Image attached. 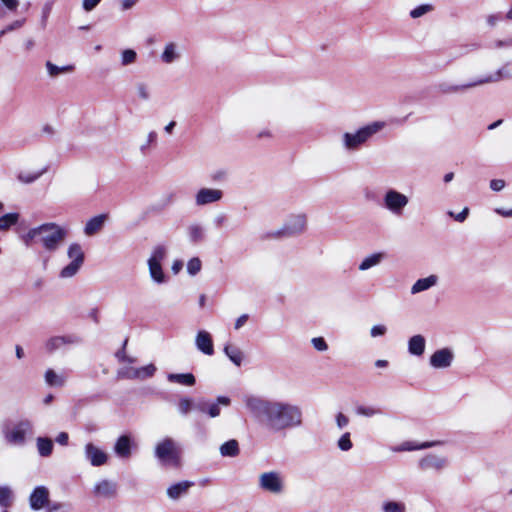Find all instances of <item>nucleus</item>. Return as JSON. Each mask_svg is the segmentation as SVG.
Listing matches in <instances>:
<instances>
[{"instance_id":"61","label":"nucleus","mask_w":512,"mask_h":512,"mask_svg":"<svg viewBox=\"0 0 512 512\" xmlns=\"http://www.w3.org/2000/svg\"><path fill=\"white\" fill-rule=\"evenodd\" d=\"M10 11H16L19 6V0H0Z\"/></svg>"},{"instance_id":"57","label":"nucleus","mask_w":512,"mask_h":512,"mask_svg":"<svg viewBox=\"0 0 512 512\" xmlns=\"http://www.w3.org/2000/svg\"><path fill=\"white\" fill-rule=\"evenodd\" d=\"M386 331H387L386 326L374 325L370 330V334L372 337H378V336H383L386 333Z\"/></svg>"},{"instance_id":"40","label":"nucleus","mask_w":512,"mask_h":512,"mask_svg":"<svg viewBox=\"0 0 512 512\" xmlns=\"http://www.w3.org/2000/svg\"><path fill=\"white\" fill-rule=\"evenodd\" d=\"M137 96L142 101H148L151 97L150 88L148 84L144 82H138L135 85Z\"/></svg>"},{"instance_id":"42","label":"nucleus","mask_w":512,"mask_h":512,"mask_svg":"<svg viewBox=\"0 0 512 512\" xmlns=\"http://www.w3.org/2000/svg\"><path fill=\"white\" fill-rule=\"evenodd\" d=\"M40 234H41V225L29 229L28 232L22 236V240L26 246H30L37 237L40 238Z\"/></svg>"},{"instance_id":"58","label":"nucleus","mask_w":512,"mask_h":512,"mask_svg":"<svg viewBox=\"0 0 512 512\" xmlns=\"http://www.w3.org/2000/svg\"><path fill=\"white\" fill-rule=\"evenodd\" d=\"M505 187V181L502 179H493L490 181V188L493 191H501Z\"/></svg>"},{"instance_id":"62","label":"nucleus","mask_w":512,"mask_h":512,"mask_svg":"<svg viewBox=\"0 0 512 512\" xmlns=\"http://www.w3.org/2000/svg\"><path fill=\"white\" fill-rule=\"evenodd\" d=\"M56 442L62 446H66L69 441V435L66 432H60L56 437Z\"/></svg>"},{"instance_id":"51","label":"nucleus","mask_w":512,"mask_h":512,"mask_svg":"<svg viewBox=\"0 0 512 512\" xmlns=\"http://www.w3.org/2000/svg\"><path fill=\"white\" fill-rule=\"evenodd\" d=\"M311 343L317 351L324 352L328 349V344L323 337H314Z\"/></svg>"},{"instance_id":"47","label":"nucleus","mask_w":512,"mask_h":512,"mask_svg":"<svg viewBox=\"0 0 512 512\" xmlns=\"http://www.w3.org/2000/svg\"><path fill=\"white\" fill-rule=\"evenodd\" d=\"M137 53L132 49H126L121 53V64L127 66L136 61Z\"/></svg>"},{"instance_id":"7","label":"nucleus","mask_w":512,"mask_h":512,"mask_svg":"<svg viewBox=\"0 0 512 512\" xmlns=\"http://www.w3.org/2000/svg\"><path fill=\"white\" fill-rule=\"evenodd\" d=\"M307 228V216L304 213L292 214L288 217L283 227L270 234L273 238L295 237L303 234Z\"/></svg>"},{"instance_id":"56","label":"nucleus","mask_w":512,"mask_h":512,"mask_svg":"<svg viewBox=\"0 0 512 512\" xmlns=\"http://www.w3.org/2000/svg\"><path fill=\"white\" fill-rule=\"evenodd\" d=\"M102 0H83L82 7L86 12L95 9Z\"/></svg>"},{"instance_id":"49","label":"nucleus","mask_w":512,"mask_h":512,"mask_svg":"<svg viewBox=\"0 0 512 512\" xmlns=\"http://www.w3.org/2000/svg\"><path fill=\"white\" fill-rule=\"evenodd\" d=\"M52 8H53L52 1L46 2L42 7V15H41V21H40V25H41L42 29H45L47 26V21L50 16V13L52 11Z\"/></svg>"},{"instance_id":"33","label":"nucleus","mask_w":512,"mask_h":512,"mask_svg":"<svg viewBox=\"0 0 512 512\" xmlns=\"http://www.w3.org/2000/svg\"><path fill=\"white\" fill-rule=\"evenodd\" d=\"M219 450L223 457H236L240 453L239 444L234 439L223 443Z\"/></svg>"},{"instance_id":"53","label":"nucleus","mask_w":512,"mask_h":512,"mask_svg":"<svg viewBox=\"0 0 512 512\" xmlns=\"http://www.w3.org/2000/svg\"><path fill=\"white\" fill-rule=\"evenodd\" d=\"M127 344V340L124 341L123 348L118 350L115 354L116 358L121 362L134 363L136 360L130 356L126 355L125 345Z\"/></svg>"},{"instance_id":"46","label":"nucleus","mask_w":512,"mask_h":512,"mask_svg":"<svg viewBox=\"0 0 512 512\" xmlns=\"http://www.w3.org/2000/svg\"><path fill=\"white\" fill-rule=\"evenodd\" d=\"M432 10L433 6L431 4H422L410 11V17L416 19L431 12Z\"/></svg>"},{"instance_id":"22","label":"nucleus","mask_w":512,"mask_h":512,"mask_svg":"<svg viewBox=\"0 0 512 512\" xmlns=\"http://www.w3.org/2000/svg\"><path fill=\"white\" fill-rule=\"evenodd\" d=\"M196 347L199 351L206 355H213L214 353V347H213V341L211 335L205 331L201 330L197 333L196 339H195Z\"/></svg>"},{"instance_id":"59","label":"nucleus","mask_w":512,"mask_h":512,"mask_svg":"<svg viewBox=\"0 0 512 512\" xmlns=\"http://www.w3.org/2000/svg\"><path fill=\"white\" fill-rule=\"evenodd\" d=\"M139 0H120L121 10L127 11L132 9Z\"/></svg>"},{"instance_id":"13","label":"nucleus","mask_w":512,"mask_h":512,"mask_svg":"<svg viewBox=\"0 0 512 512\" xmlns=\"http://www.w3.org/2000/svg\"><path fill=\"white\" fill-rule=\"evenodd\" d=\"M448 463L447 457L429 453L419 460L418 467L422 471L441 472L448 466Z\"/></svg>"},{"instance_id":"50","label":"nucleus","mask_w":512,"mask_h":512,"mask_svg":"<svg viewBox=\"0 0 512 512\" xmlns=\"http://www.w3.org/2000/svg\"><path fill=\"white\" fill-rule=\"evenodd\" d=\"M139 378L138 379H146L152 377L156 372V367L153 364H149L143 366L141 368H137Z\"/></svg>"},{"instance_id":"36","label":"nucleus","mask_w":512,"mask_h":512,"mask_svg":"<svg viewBox=\"0 0 512 512\" xmlns=\"http://www.w3.org/2000/svg\"><path fill=\"white\" fill-rule=\"evenodd\" d=\"M13 503V492L9 486H0V507L8 508Z\"/></svg>"},{"instance_id":"1","label":"nucleus","mask_w":512,"mask_h":512,"mask_svg":"<svg viewBox=\"0 0 512 512\" xmlns=\"http://www.w3.org/2000/svg\"><path fill=\"white\" fill-rule=\"evenodd\" d=\"M243 402L253 419L270 433H281L303 423V413L297 405L254 395L244 396Z\"/></svg>"},{"instance_id":"35","label":"nucleus","mask_w":512,"mask_h":512,"mask_svg":"<svg viewBox=\"0 0 512 512\" xmlns=\"http://www.w3.org/2000/svg\"><path fill=\"white\" fill-rule=\"evenodd\" d=\"M45 66H46L49 76L52 78L57 77L61 73H69L74 70L73 65H66V66L59 67V66L53 64L51 61H47Z\"/></svg>"},{"instance_id":"20","label":"nucleus","mask_w":512,"mask_h":512,"mask_svg":"<svg viewBox=\"0 0 512 512\" xmlns=\"http://www.w3.org/2000/svg\"><path fill=\"white\" fill-rule=\"evenodd\" d=\"M132 438L129 435H121L114 445L115 454L122 459L130 458L132 454Z\"/></svg>"},{"instance_id":"45","label":"nucleus","mask_w":512,"mask_h":512,"mask_svg":"<svg viewBox=\"0 0 512 512\" xmlns=\"http://www.w3.org/2000/svg\"><path fill=\"white\" fill-rule=\"evenodd\" d=\"M350 433L345 432L337 441V446L341 451H349L352 449L353 444L350 439Z\"/></svg>"},{"instance_id":"9","label":"nucleus","mask_w":512,"mask_h":512,"mask_svg":"<svg viewBox=\"0 0 512 512\" xmlns=\"http://www.w3.org/2000/svg\"><path fill=\"white\" fill-rule=\"evenodd\" d=\"M409 203V198L397 191L396 189H388L383 196V206L393 215L402 216L404 209Z\"/></svg>"},{"instance_id":"26","label":"nucleus","mask_w":512,"mask_h":512,"mask_svg":"<svg viewBox=\"0 0 512 512\" xmlns=\"http://www.w3.org/2000/svg\"><path fill=\"white\" fill-rule=\"evenodd\" d=\"M425 345L426 340L422 335H414L408 341V351L412 355L421 356L425 351Z\"/></svg>"},{"instance_id":"29","label":"nucleus","mask_w":512,"mask_h":512,"mask_svg":"<svg viewBox=\"0 0 512 512\" xmlns=\"http://www.w3.org/2000/svg\"><path fill=\"white\" fill-rule=\"evenodd\" d=\"M167 379L171 383H177L184 386H194L196 383L195 376L192 373L176 374L170 373Z\"/></svg>"},{"instance_id":"37","label":"nucleus","mask_w":512,"mask_h":512,"mask_svg":"<svg viewBox=\"0 0 512 512\" xmlns=\"http://www.w3.org/2000/svg\"><path fill=\"white\" fill-rule=\"evenodd\" d=\"M19 220L18 213H7L0 217V231H6L11 226L17 224Z\"/></svg>"},{"instance_id":"31","label":"nucleus","mask_w":512,"mask_h":512,"mask_svg":"<svg viewBox=\"0 0 512 512\" xmlns=\"http://www.w3.org/2000/svg\"><path fill=\"white\" fill-rule=\"evenodd\" d=\"M36 446L41 457H49L53 452V441L48 437H38Z\"/></svg>"},{"instance_id":"18","label":"nucleus","mask_w":512,"mask_h":512,"mask_svg":"<svg viewBox=\"0 0 512 512\" xmlns=\"http://www.w3.org/2000/svg\"><path fill=\"white\" fill-rule=\"evenodd\" d=\"M84 454L85 458L92 466H102L106 464L108 460L106 452L95 446L93 443H87L85 445Z\"/></svg>"},{"instance_id":"5","label":"nucleus","mask_w":512,"mask_h":512,"mask_svg":"<svg viewBox=\"0 0 512 512\" xmlns=\"http://www.w3.org/2000/svg\"><path fill=\"white\" fill-rule=\"evenodd\" d=\"M67 235L68 230L54 222L41 225L40 241L44 249L49 252L56 251L64 242Z\"/></svg>"},{"instance_id":"64","label":"nucleus","mask_w":512,"mask_h":512,"mask_svg":"<svg viewBox=\"0 0 512 512\" xmlns=\"http://www.w3.org/2000/svg\"><path fill=\"white\" fill-rule=\"evenodd\" d=\"M495 212L503 217H506V218L512 217V208L511 209L496 208Z\"/></svg>"},{"instance_id":"6","label":"nucleus","mask_w":512,"mask_h":512,"mask_svg":"<svg viewBox=\"0 0 512 512\" xmlns=\"http://www.w3.org/2000/svg\"><path fill=\"white\" fill-rule=\"evenodd\" d=\"M33 424L29 419H21L13 426L5 427L2 431L3 438L8 445L24 446L27 436L32 434Z\"/></svg>"},{"instance_id":"15","label":"nucleus","mask_w":512,"mask_h":512,"mask_svg":"<svg viewBox=\"0 0 512 512\" xmlns=\"http://www.w3.org/2000/svg\"><path fill=\"white\" fill-rule=\"evenodd\" d=\"M223 198V192L220 189L201 188L195 195V204L205 206L220 201Z\"/></svg>"},{"instance_id":"39","label":"nucleus","mask_w":512,"mask_h":512,"mask_svg":"<svg viewBox=\"0 0 512 512\" xmlns=\"http://www.w3.org/2000/svg\"><path fill=\"white\" fill-rule=\"evenodd\" d=\"M383 512H406L405 504L397 501H386L382 506Z\"/></svg>"},{"instance_id":"16","label":"nucleus","mask_w":512,"mask_h":512,"mask_svg":"<svg viewBox=\"0 0 512 512\" xmlns=\"http://www.w3.org/2000/svg\"><path fill=\"white\" fill-rule=\"evenodd\" d=\"M49 503V490L45 486H37L29 497L30 508L34 511L41 510Z\"/></svg>"},{"instance_id":"60","label":"nucleus","mask_w":512,"mask_h":512,"mask_svg":"<svg viewBox=\"0 0 512 512\" xmlns=\"http://www.w3.org/2000/svg\"><path fill=\"white\" fill-rule=\"evenodd\" d=\"M25 21H26L25 19L15 20L14 22H12L11 24H9L5 27L6 31L11 32V31L21 28L24 25Z\"/></svg>"},{"instance_id":"38","label":"nucleus","mask_w":512,"mask_h":512,"mask_svg":"<svg viewBox=\"0 0 512 512\" xmlns=\"http://www.w3.org/2000/svg\"><path fill=\"white\" fill-rule=\"evenodd\" d=\"M178 411L181 415H188L193 409H195V402L188 397H183L178 402Z\"/></svg>"},{"instance_id":"23","label":"nucleus","mask_w":512,"mask_h":512,"mask_svg":"<svg viewBox=\"0 0 512 512\" xmlns=\"http://www.w3.org/2000/svg\"><path fill=\"white\" fill-rule=\"evenodd\" d=\"M187 237L190 243L199 244L206 239L205 227L197 222L190 223L186 228Z\"/></svg>"},{"instance_id":"52","label":"nucleus","mask_w":512,"mask_h":512,"mask_svg":"<svg viewBox=\"0 0 512 512\" xmlns=\"http://www.w3.org/2000/svg\"><path fill=\"white\" fill-rule=\"evenodd\" d=\"M43 172L44 171H41V172H38V173H34V174H31V173H28V174L21 173L18 176V179L21 182H23V183L30 184V183H33L34 181H36L43 174Z\"/></svg>"},{"instance_id":"3","label":"nucleus","mask_w":512,"mask_h":512,"mask_svg":"<svg viewBox=\"0 0 512 512\" xmlns=\"http://www.w3.org/2000/svg\"><path fill=\"white\" fill-rule=\"evenodd\" d=\"M386 126L383 121H374L353 132H344L341 145L346 152H356L365 146L378 132Z\"/></svg>"},{"instance_id":"21","label":"nucleus","mask_w":512,"mask_h":512,"mask_svg":"<svg viewBox=\"0 0 512 512\" xmlns=\"http://www.w3.org/2000/svg\"><path fill=\"white\" fill-rule=\"evenodd\" d=\"M193 486H194L193 481L184 480V481L177 482L167 488V496L171 500H178L181 497L187 495L189 489Z\"/></svg>"},{"instance_id":"11","label":"nucleus","mask_w":512,"mask_h":512,"mask_svg":"<svg viewBox=\"0 0 512 512\" xmlns=\"http://www.w3.org/2000/svg\"><path fill=\"white\" fill-rule=\"evenodd\" d=\"M166 248L162 245L156 246L150 258L148 259L149 273L153 281L158 284L165 282V274L162 270L161 262L166 256Z\"/></svg>"},{"instance_id":"17","label":"nucleus","mask_w":512,"mask_h":512,"mask_svg":"<svg viewBox=\"0 0 512 512\" xmlns=\"http://www.w3.org/2000/svg\"><path fill=\"white\" fill-rule=\"evenodd\" d=\"M454 354L449 348L435 351L430 357V365L436 369H444L451 366Z\"/></svg>"},{"instance_id":"44","label":"nucleus","mask_w":512,"mask_h":512,"mask_svg":"<svg viewBox=\"0 0 512 512\" xmlns=\"http://www.w3.org/2000/svg\"><path fill=\"white\" fill-rule=\"evenodd\" d=\"M117 377L120 379H138L139 374L137 368L124 367L118 370Z\"/></svg>"},{"instance_id":"30","label":"nucleus","mask_w":512,"mask_h":512,"mask_svg":"<svg viewBox=\"0 0 512 512\" xmlns=\"http://www.w3.org/2000/svg\"><path fill=\"white\" fill-rule=\"evenodd\" d=\"M384 258L385 254L382 252L373 253L362 260V262L359 264L358 269L360 271H366L372 267L379 265Z\"/></svg>"},{"instance_id":"43","label":"nucleus","mask_w":512,"mask_h":512,"mask_svg":"<svg viewBox=\"0 0 512 512\" xmlns=\"http://www.w3.org/2000/svg\"><path fill=\"white\" fill-rule=\"evenodd\" d=\"M40 234H41V225L29 229L28 232L22 236V240L26 246H30L37 237L40 238Z\"/></svg>"},{"instance_id":"63","label":"nucleus","mask_w":512,"mask_h":512,"mask_svg":"<svg viewBox=\"0 0 512 512\" xmlns=\"http://www.w3.org/2000/svg\"><path fill=\"white\" fill-rule=\"evenodd\" d=\"M490 48L492 49H501L508 48L506 39L503 40H495L491 43Z\"/></svg>"},{"instance_id":"55","label":"nucleus","mask_w":512,"mask_h":512,"mask_svg":"<svg viewBox=\"0 0 512 512\" xmlns=\"http://www.w3.org/2000/svg\"><path fill=\"white\" fill-rule=\"evenodd\" d=\"M335 420H336V425L339 429H343L344 427H346L349 424V418L341 412H339L336 415Z\"/></svg>"},{"instance_id":"10","label":"nucleus","mask_w":512,"mask_h":512,"mask_svg":"<svg viewBox=\"0 0 512 512\" xmlns=\"http://www.w3.org/2000/svg\"><path fill=\"white\" fill-rule=\"evenodd\" d=\"M67 255L69 259H71V262L65 266L61 272L60 277L61 278H71L74 275L77 274L79 269L84 263V252L82 250V247L78 243H72L67 251Z\"/></svg>"},{"instance_id":"48","label":"nucleus","mask_w":512,"mask_h":512,"mask_svg":"<svg viewBox=\"0 0 512 512\" xmlns=\"http://www.w3.org/2000/svg\"><path fill=\"white\" fill-rule=\"evenodd\" d=\"M202 267V262L198 257L191 258L187 263V272L194 276L200 272Z\"/></svg>"},{"instance_id":"54","label":"nucleus","mask_w":512,"mask_h":512,"mask_svg":"<svg viewBox=\"0 0 512 512\" xmlns=\"http://www.w3.org/2000/svg\"><path fill=\"white\" fill-rule=\"evenodd\" d=\"M469 214V209L465 207L460 213L455 214L452 211L448 212V215L452 218H454L457 222H464Z\"/></svg>"},{"instance_id":"14","label":"nucleus","mask_w":512,"mask_h":512,"mask_svg":"<svg viewBox=\"0 0 512 512\" xmlns=\"http://www.w3.org/2000/svg\"><path fill=\"white\" fill-rule=\"evenodd\" d=\"M80 342V338L75 335H60L50 337L45 342V350L48 353H54L57 350L62 349L66 345L77 344Z\"/></svg>"},{"instance_id":"28","label":"nucleus","mask_w":512,"mask_h":512,"mask_svg":"<svg viewBox=\"0 0 512 512\" xmlns=\"http://www.w3.org/2000/svg\"><path fill=\"white\" fill-rule=\"evenodd\" d=\"M438 277L436 275H430L426 278L418 279L411 287V294H417L422 291H426L436 285Z\"/></svg>"},{"instance_id":"34","label":"nucleus","mask_w":512,"mask_h":512,"mask_svg":"<svg viewBox=\"0 0 512 512\" xmlns=\"http://www.w3.org/2000/svg\"><path fill=\"white\" fill-rule=\"evenodd\" d=\"M224 353L236 366H241L243 353L239 348L232 345H226L224 347Z\"/></svg>"},{"instance_id":"12","label":"nucleus","mask_w":512,"mask_h":512,"mask_svg":"<svg viewBox=\"0 0 512 512\" xmlns=\"http://www.w3.org/2000/svg\"><path fill=\"white\" fill-rule=\"evenodd\" d=\"M230 403V398L226 396H218L214 402L201 398L195 402V410L211 418H216L221 413L220 405L229 406Z\"/></svg>"},{"instance_id":"8","label":"nucleus","mask_w":512,"mask_h":512,"mask_svg":"<svg viewBox=\"0 0 512 512\" xmlns=\"http://www.w3.org/2000/svg\"><path fill=\"white\" fill-rule=\"evenodd\" d=\"M258 485L261 490L274 495H280L285 491L284 476L276 470L261 473L258 478Z\"/></svg>"},{"instance_id":"41","label":"nucleus","mask_w":512,"mask_h":512,"mask_svg":"<svg viewBox=\"0 0 512 512\" xmlns=\"http://www.w3.org/2000/svg\"><path fill=\"white\" fill-rule=\"evenodd\" d=\"M355 412L360 416L373 417L380 414L381 410L372 406L359 405L356 407Z\"/></svg>"},{"instance_id":"2","label":"nucleus","mask_w":512,"mask_h":512,"mask_svg":"<svg viewBox=\"0 0 512 512\" xmlns=\"http://www.w3.org/2000/svg\"><path fill=\"white\" fill-rule=\"evenodd\" d=\"M512 78V62H506L495 72L487 74L485 76L478 77L473 81L460 84L453 85L447 82H443L438 84L437 89L442 94H452L457 92H462L471 88H475L478 86L497 83L503 80H508Z\"/></svg>"},{"instance_id":"4","label":"nucleus","mask_w":512,"mask_h":512,"mask_svg":"<svg viewBox=\"0 0 512 512\" xmlns=\"http://www.w3.org/2000/svg\"><path fill=\"white\" fill-rule=\"evenodd\" d=\"M154 456L162 466L178 468L181 465L182 449L171 437H165L155 445Z\"/></svg>"},{"instance_id":"32","label":"nucleus","mask_w":512,"mask_h":512,"mask_svg":"<svg viewBox=\"0 0 512 512\" xmlns=\"http://www.w3.org/2000/svg\"><path fill=\"white\" fill-rule=\"evenodd\" d=\"M44 378L46 384L52 387H62L66 382V378L56 373L53 369H47Z\"/></svg>"},{"instance_id":"19","label":"nucleus","mask_w":512,"mask_h":512,"mask_svg":"<svg viewBox=\"0 0 512 512\" xmlns=\"http://www.w3.org/2000/svg\"><path fill=\"white\" fill-rule=\"evenodd\" d=\"M182 57V49L180 44L174 41L167 42L160 55V59L164 64H173Z\"/></svg>"},{"instance_id":"27","label":"nucleus","mask_w":512,"mask_h":512,"mask_svg":"<svg viewBox=\"0 0 512 512\" xmlns=\"http://www.w3.org/2000/svg\"><path fill=\"white\" fill-rule=\"evenodd\" d=\"M106 217L105 214H101L89 219L85 225L84 233L87 236H92L99 232L104 226Z\"/></svg>"},{"instance_id":"25","label":"nucleus","mask_w":512,"mask_h":512,"mask_svg":"<svg viewBox=\"0 0 512 512\" xmlns=\"http://www.w3.org/2000/svg\"><path fill=\"white\" fill-rule=\"evenodd\" d=\"M441 441H427L420 444H416L410 441L403 442L400 446L393 449L395 452H401V451H414V450H422L431 448L437 445H440Z\"/></svg>"},{"instance_id":"24","label":"nucleus","mask_w":512,"mask_h":512,"mask_svg":"<svg viewBox=\"0 0 512 512\" xmlns=\"http://www.w3.org/2000/svg\"><path fill=\"white\" fill-rule=\"evenodd\" d=\"M117 486L109 480H102L94 486V494L106 498H112L116 495Z\"/></svg>"}]
</instances>
